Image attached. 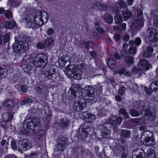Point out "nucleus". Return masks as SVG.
I'll return each instance as SVG.
<instances>
[{"label": "nucleus", "instance_id": "nucleus-13", "mask_svg": "<svg viewBox=\"0 0 158 158\" xmlns=\"http://www.w3.org/2000/svg\"><path fill=\"white\" fill-rule=\"evenodd\" d=\"M82 118L85 121L90 123L93 122L96 118L94 114L88 111H84L82 113Z\"/></svg>", "mask_w": 158, "mask_h": 158}, {"label": "nucleus", "instance_id": "nucleus-52", "mask_svg": "<svg viewBox=\"0 0 158 158\" xmlns=\"http://www.w3.org/2000/svg\"><path fill=\"white\" fill-rule=\"evenodd\" d=\"M141 71L140 69L134 66L132 69V72L134 73H138Z\"/></svg>", "mask_w": 158, "mask_h": 158}, {"label": "nucleus", "instance_id": "nucleus-17", "mask_svg": "<svg viewBox=\"0 0 158 158\" xmlns=\"http://www.w3.org/2000/svg\"><path fill=\"white\" fill-rule=\"evenodd\" d=\"M153 51L154 49L152 47L149 46H147L146 47V50L143 52V57L145 58L152 57Z\"/></svg>", "mask_w": 158, "mask_h": 158}, {"label": "nucleus", "instance_id": "nucleus-29", "mask_svg": "<svg viewBox=\"0 0 158 158\" xmlns=\"http://www.w3.org/2000/svg\"><path fill=\"white\" fill-rule=\"evenodd\" d=\"M69 123V120L67 118H62L60 121V125L63 128H66L68 127Z\"/></svg>", "mask_w": 158, "mask_h": 158}, {"label": "nucleus", "instance_id": "nucleus-40", "mask_svg": "<svg viewBox=\"0 0 158 158\" xmlns=\"http://www.w3.org/2000/svg\"><path fill=\"white\" fill-rule=\"evenodd\" d=\"M147 156L148 158H154V154L153 150L151 149H149L147 151Z\"/></svg>", "mask_w": 158, "mask_h": 158}, {"label": "nucleus", "instance_id": "nucleus-30", "mask_svg": "<svg viewBox=\"0 0 158 158\" xmlns=\"http://www.w3.org/2000/svg\"><path fill=\"white\" fill-rule=\"evenodd\" d=\"M151 88L154 91L158 93V81H153L151 85Z\"/></svg>", "mask_w": 158, "mask_h": 158}, {"label": "nucleus", "instance_id": "nucleus-2", "mask_svg": "<svg viewBox=\"0 0 158 158\" xmlns=\"http://www.w3.org/2000/svg\"><path fill=\"white\" fill-rule=\"evenodd\" d=\"M37 60L30 56L26 55L23 58L21 62L22 69L27 74L32 73L34 65L42 68H45V76L46 79H51V82L57 84L59 81V76L56 74V69L52 65H47L48 62V57L46 54L40 53L35 56Z\"/></svg>", "mask_w": 158, "mask_h": 158}, {"label": "nucleus", "instance_id": "nucleus-56", "mask_svg": "<svg viewBox=\"0 0 158 158\" xmlns=\"http://www.w3.org/2000/svg\"><path fill=\"white\" fill-rule=\"evenodd\" d=\"M15 77L14 79H12L11 81L14 84L16 83L17 82L19 81L18 77L16 75L14 76Z\"/></svg>", "mask_w": 158, "mask_h": 158}, {"label": "nucleus", "instance_id": "nucleus-55", "mask_svg": "<svg viewBox=\"0 0 158 158\" xmlns=\"http://www.w3.org/2000/svg\"><path fill=\"white\" fill-rule=\"evenodd\" d=\"M54 33V30L53 28L50 27L48 29L47 31V33L48 35H51Z\"/></svg>", "mask_w": 158, "mask_h": 158}, {"label": "nucleus", "instance_id": "nucleus-11", "mask_svg": "<svg viewBox=\"0 0 158 158\" xmlns=\"http://www.w3.org/2000/svg\"><path fill=\"white\" fill-rule=\"evenodd\" d=\"M148 132L150 133L149 131H146L145 132H144L141 135V137L140 138L141 142L143 143L145 142L146 143H148L150 142H151L152 143L155 141V139L154 138L153 135V134L152 133V135L151 137L148 136L146 135H147L146 133Z\"/></svg>", "mask_w": 158, "mask_h": 158}, {"label": "nucleus", "instance_id": "nucleus-59", "mask_svg": "<svg viewBox=\"0 0 158 158\" xmlns=\"http://www.w3.org/2000/svg\"><path fill=\"white\" fill-rule=\"evenodd\" d=\"M120 27L121 31L125 30L126 28V24L125 23H123Z\"/></svg>", "mask_w": 158, "mask_h": 158}, {"label": "nucleus", "instance_id": "nucleus-21", "mask_svg": "<svg viewBox=\"0 0 158 158\" xmlns=\"http://www.w3.org/2000/svg\"><path fill=\"white\" fill-rule=\"evenodd\" d=\"M10 39V36L8 33L3 35L0 34V45L4 44L9 42Z\"/></svg>", "mask_w": 158, "mask_h": 158}, {"label": "nucleus", "instance_id": "nucleus-49", "mask_svg": "<svg viewBox=\"0 0 158 158\" xmlns=\"http://www.w3.org/2000/svg\"><path fill=\"white\" fill-rule=\"evenodd\" d=\"M129 52L131 54H135L136 51V48L134 47H130L129 49L128 50Z\"/></svg>", "mask_w": 158, "mask_h": 158}, {"label": "nucleus", "instance_id": "nucleus-62", "mask_svg": "<svg viewBox=\"0 0 158 158\" xmlns=\"http://www.w3.org/2000/svg\"><path fill=\"white\" fill-rule=\"evenodd\" d=\"M125 71H126V70L122 68L121 69H119L118 71L119 73H120L121 75H122L123 74H124Z\"/></svg>", "mask_w": 158, "mask_h": 158}, {"label": "nucleus", "instance_id": "nucleus-1", "mask_svg": "<svg viewBox=\"0 0 158 158\" xmlns=\"http://www.w3.org/2000/svg\"><path fill=\"white\" fill-rule=\"evenodd\" d=\"M102 87L94 89L89 86L84 88L82 92L79 84H73L68 91V96L73 100L77 97L78 98L77 100L74 101L73 107L75 111L79 112L84 109L86 105V102H89L94 99L95 94L97 97L95 100L96 102L100 104H102V103L105 102V98L101 96L102 94Z\"/></svg>", "mask_w": 158, "mask_h": 158}, {"label": "nucleus", "instance_id": "nucleus-44", "mask_svg": "<svg viewBox=\"0 0 158 158\" xmlns=\"http://www.w3.org/2000/svg\"><path fill=\"white\" fill-rule=\"evenodd\" d=\"M113 17L111 15H107L105 18L106 22L109 23H111L113 21Z\"/></svg>", "mask_w": 158, "mask_h": 158}, {"label": "nucleus", "instance_id": "nucleus-8", "mask_svg": "<svg viewBox=\"0 0 158 158\" xmlns=\"http://www.w3.org/2000/svg\"><path fill=\"white\" fill-rule=\"evenodd\" d=\"M13 117V114L10 112H5L2 114V121L5 123L2 125L4 128L6 129L8 127L7 123L10 122L11 123Z\"/></svg>", "mask_w": 158, "mask_h": 158}, {"label": "nucleus", "instance_id": "nucleus-7", "mask_svg": "<svg viewBox=\"0 0 158 158\" xmlns=\"http://www.w3.org/2000/svg\"><path fill=\"white\" fill-rule=\"evenodd\" d=\"M66 73L69 77H73L77 80H80L81 79L82 72L77 68L74 67L71 68L67 67L66 68Z\"/></svg>", "mask_w": 158, "mask_h": 158}, {"label": "nucleus", "instance_id": "nucleus-64", "mask_svg": "<svg viewBox=\"0 0 158 158\" xmlns=\"http://www.w3.org/2000/svg\"><path fill=\"white\" fill-rule=\"evenodd\" d=\"M136 158H143L142 152H139V153L137 155Z\"/></svg>", "mask_w": 158, "mask_h": 158}, {"label": "nucleus", "instance_id": "nucleus-35", "mask_svg": "<svg viewBox=\"0 0 158 158\" xmlns=\"http://www.w3.org/2000/svg\"><path fill=\"white\" fill-rule=\"evenodd\" d=\"M54 43V40L52 38H47L46 39L44 43L46 48H48L50 45Z\"/></svg>", "mask_w": 158, "mask_h": 158}, {"label": "nucleus", "instance_id": "nucleus-46", "mask_svg": "<svg viewBox=\"0 0 158 158\" xmlns=\"http://www.w3.org/2000/svg\"><path fill=\"white\" fill-rule=\"evenodd\" d=\"M20 90L23 93H25L27 92L28 88L25 85H21L20 86Z\"/></svg>", "mask_w": 158, "mask_h": 158}, {"label": "nucleus", "instance_id": "nucleus-48", "mask_svg": "<svg viewBox=\"0 0 158 158\" xmlns=\"http://www.w3.org/2000/svg\"><path fill=\"white\" fill-rule=\"evenodd\" d=\"M134 41L135 45L136 46H139L141 43V40L139 37H138L136 38L135 39Z\"/></svg>", "mask_w": 158, "mask_h": 158}, {"label": "nucleus", "instance_id": "nucleus-36", "mask_svg": "<svg viewBox=\"0 0 158 158\" xmlns=\"http://www.w3.org/2000/svg\"><path fill=\"white\" fill-rule=\"evenodd\" d=\"M39 85L41 86V87L37 86L36 89L38 92L41 93L42 91V88H44L46 86V85L44 84V82L43 81H40Z\"/></svg>", "mask_w": 158, "mask_h": 158}, {"label": "nucleus", "instance_id": "nucleus-38", "mask_svg": "<svg viewBox=\"0 0 158 158\" xmlns=\"http://www.w3.org/2000/svg\"><path fill=\"white\" fill-rule=\"evenodd\" d=\"M144 112L145 116H148L149 117H152V112L150 109H145L144 110Z\"/></svg>", "mask_w": 158, "mask_h": 158}, {"label": "nucleus", "instance_id": "nucleus-4", "mask_svg": "<svg viewBox=\"0 0 158 158\" xmlns=\"http://www.w3.org/2000/svg\"><path fill=\"white\" fill-rule=\"evenodd\" d=\"M137 15L139 18L134 20L131 25V28L132 30H135L136 29H141L144 26V19L143 15L142 10L140 9L137 10Z\"/></svg>", "mask_w": 158, "mask_h": 158}, {"label": "nucleus", "instance_id": "nucleus-41", "mask_svg": "<svg viewBox=\"0 0 158 158\" xmlns=\"http://www.w3.org/2000/svg\"><path fill=\"white\" fill-rule=\"evenodd\" d=\"M130 113L133 117H137L139 115V112L134 109H131L130 110Z\"/></svg>", "mask_w": 158, "mask_h": 158}, {"label": "nucleus", "instance_id": "nucleus-3", "mask_svg": "<svg viewBox=\"0 0 158 158\" xmlns=\"http://www.w3.org/2000/svg\"><path fill=\"white\" fill-rule=\"evenodd\" d=\"M46 16L43 15L41 11L37 12L34 15L31 14H27L26 16V25L29 28H34L35 25L39 26H42L45 23L44 19H45L46 22L49 18V16L47 13H45Z\"/></svg>", "mask_w": 158, "mask_h": 158}, {"label": "nucleus", "instance_id": "nucleus-34", "mask_svg": "<svg viewBox=\"0 0 158 158\" xmlns=\"http://www.w3.org/2000/svg\"><path fill=\"white\" fill-rule=\"evenodd\" d=\"M33 100L29 98H26L21 101L20 104L22 105L30 104L33 102Z\"/></svg>", "mask_w": 158, "mask_h": 158}, {"label": "nucleus", "instance_id": "nucleus-18", "mask_svg": "<svg viewBox=\"0 0 158 158\" xmlns=\"http://www.w3.org/2000/svg\"><path fill=\"white\" fill-rule=\"evenodd\" d=\"M66 143V139L64 137L61 138L58 141L57 147L58 150L62 151L65 148Z\"/></svg>", "mask_w": 158, "mask_h": 158}, {"label": "nucleus", "instance_id": "nucleus-32", "mask_svg": "<svg viewBox=\"0 0 158 158\" xmlns=\"http://www.w3.org/2000/svg\"><path fill=\"white\" fill-rule=\"evenodd\" d=\"M95 28L96 30L101 35L103 34L105 31L103 28L100 27V24L98 23H94Z\"/></svg>", "mask_w": 158, "mask_h": 158}, {"label": "nucleus", "instance_id": "nucleus-47", "mask_svg": "<svg viewBox=\"0 0 158 158\" xmlns=\"http://www.w3.org/2000/svg\"><path fill=\"white\" fill-rule=\"evenodd\" d=\"M11 2L12 5L16 7L19 6L21 4V2L19 0H12Z\"/></svg>", "mask_w": 158, "mask_h": 158}, {"label": "nucleus", "instance_id": "nucleus-33", "mask_svg": "<svg viewBox=\"0 0 158 158\" xmlns=\"http://www.w3.org/2000/svg\"><path fill=\"white\" fill-rule=\"evenodd\" d=\"M114 19L116 24L118 25H121L123 22L122 16H115Z\"/></svg>", "mask_w": 158, "mask_h": 158}, {"label": "nucleus", "instance_id": "nucleus-58", "mask_svg": "<svg viewBox=\"0 0 158 158\" xmlns=\"http://www.w3.org/2000/svg\"><path fill=\"white\" fill-rule=\"evenodd\" d=\"M99 4L100 6H101L102 8L103 11H106L108 10V7L106 5L102 4L101 3H100Z\"/></svg>", "mask_w": 158, "mask_h": 158}, {"label": "nucleus", "instance_id": "nucleus-60", "mask_svg": "<svg viewBox=\"0 0 158 158\" xmlns=\"http://www.w3.org/2000/svg\"><path fill=\"white\" fill-rule=\"evenodd\" d=\"M114 39L117 41H119L121 39V36L118 34H116L114 36Z\"/></svg>", "mask_w": 158, "mask_h": 158}, {"label": "nucleus", "instance_id": "nucleus-5", "mask_svg": "<svg viewBox=\"0 0 158 158\" xmlns=\"http://www.w3.org/2000/svg\"><path fill=\"white\" fill-rule=\"evenodd\" d=\"M147 34L151 40L150 43L152 46H158V33L156 30L152 27H149L147 31Z\"/></svg>", "mask_w": 158, "mask_h": 158}, {"label": "nucleus", "instance_id": "nucleus-43", "mask_svg": "<svg viewBox=\"0 0 158 158\" xmlns=\"http://www.w3.org/2000/svg\"><path fill=\"white\" fill-rule=\"evenodd\" d=\"M126 90V88L124 86H122L120 87L118 89V94L121 96H123Z\"/></svg>", "mask_w": 158, "mask_h": 158}, {"label": "nucleus", "instance_id": "nucleus-12", "mask_svg": "<svg viewBox=\"0 0 158 158\" xmlns=\"http://www.w3.org/2000/svg\"><path fill=\"white\" fill-rule=\"evenodd\" d=\"M18 147L21 151H26L30 148L29 141L26 139L20 140L18 143Z\"/></svg>", "mask_w": 158, "mask_h": 158}, {"label": "nucleus", "instance_id": "nucleus-9", "mask_svg": "<svg viewBox=\"0 0 158 158\" xmlns=\"http://www.w3.org/2000/svg\"><path fill=\"white\" fill-rule=\"evenodd\" d=\"M122 120L123 119L121 117H116L115 116H114L112 118L110 119L109 121L114 131L116 132L118 131V126L120 124Z\"/></svg>", "mask_w": 158, "mask_h": 158}, {"label": "nucleus", "instance_id": "nucleus-50", "mask_svg": "<svg viewBox=\"0 0 158 158\" xmlns=\"http://www.w3.org/2000/svg\"><path fill=\"white\" fill-rule=\"evenodd\" d=\"M5 16L7 19H9L11 17V13L10 10H7L5 11L4 12Z\"/></svg>", "mask_w": 158, "mask_h": 158}, {"label": "nucleus", "instance_id": "nucleus-23", "mask_svg": "<svg viewBox=\"0 0 158 158\" xmlns=\"http://www.w3.org/2000/svg\"><path fill=\"white\" fill-rule=\"evenodd\" d=\"M119 135L121 138L125 139H128L130 136L131 133L130 131L127 129H121Z\"/></svg>", "mask_w": 158, "mask_h": 158}, {"label": "nucleus", "instance_id": "nucleus-42", "mask_svg": "<svg viewBox=\"0 0 158 158\" xmlns=\"http://www.w3.org/2000/svg\"><path fill=\"white\" fill-rule=\"evenodd\" d=\"M5 71L6 69L0 66V80L6 76L4 74Z\"/></svg>", "mask_w": 158, "mask_h": 158}, {"label": "nucleus", "instance_id": "nucleus-20", "mask_svg": "<svg viewBox=\"0 0 158 158\" xmlns=\"http://www.w3.org/2000/svg\"><path fill=\"white\" fill-rule=\"evenodd\" d=\"M101 131V134L102 136L106 139L109 138L110 136V131L108 128L105 126H103L100 129Z\"/></svg>", "mask_w": 158, "mask_h": 158}, {"label": "nucleus", "instance_id": "nucleus-28", "mask_svg": "<svg viewBox=\"0 0 158 158\" xmlns=\"http://www.w3.org/2000/svg\"><path fill=\"white\" fill-rule=\"evenodd\" d=\"M130 121L132 123L137 124L138 125H141L142 124L143 122V119L141 118H131Z\"/></svg>", "mask_w": 158, "mask_h": 158}, {"label": "nucleus", "instance_id": "nucleus-6", "mask_svg": "<svg viewBox=\"0 0 158 158\" xmlns=\"http://www.w3.org/2000/svg\"><path fill=\"white\" fill-rule=\"evenodd\" d=\"M92 130L91 127L81 125L77 131V138L81 140H85Z\"/></svg>", "mask_w": 158, "mask_h": 158}, {"label": "nucleus", "instance_id": "nucleus-24", "mask_svg": "<svg viewBox=\"0 0 158 158\" xmlns=\"http://www.w3.org/2000/svg\"><path fill=\"white\" fill-rule=\"evenodd\" d=\"M17 37H15V42L12 45V48L13 51L15 52L20 53V43L19 42H16V39H17Z\"/></svg>", "mask_w": 158, "mask_h": 158}, {"label": "nucleus", "instance_id": "nucleus-25", "mask_svg": "<svg viewBox=\"0 0 158 158\" xmlns=\"http://www.w3.org/2000/svg\"><path fill=\"white\" fill-rule=\"evenodd\" d=\"M15 104V103L14 101L10 99L5 100L3 103V105L7 108H13Z\"/></svg>", "mask_w": 158, "mask_h": 158}, {"label": "nucleus", "instance_id": "nucleus-10", "mask_svg": "<svg viewBox=\"0 0 158 158\" xmlns=\"http://www.w3.org/2000/svg\"><path fill=\"white\" fill-rule=\"evenodd\" d=\"M31 41V38L27 37H25L23 40L21 41V44H20V53L27 52L28 49L29 44Z\"/></svg>", "mask_w": 158, "mask_h": 158}, {"label": "nucleus", "instance_id": "nucleus-22", "mask_svg": "<svg viewBox=\"0 0 158 158\" xmlns=\"http://www.w3.org/2000/svg\"><path fill=\"white\" fill-rule=\"evenodd\" d=\"M124 61L126 64L129 67L132 66L134 64V59L133 57L127 56L124 58Z\"/></svg>", "mask_w": 158, "mask_h": 158}, {"label": "nucleus", "instance_id": "nucleus-16", "mask_svg": "<svg viewBox=\"0 0 158 158\" xmlns=\"http://www.w3.org/2000/svg\"><path fill=\"white\" fill-rule=\"evenodd\" d=\"M139 67L146 71L148 70L152 67L151 64L149 63L148 60L144 59H142L139 61Z\"/></svg>", "mask_w": 158, "mask_h": 158}, {"label": "nucleus", "instance_id": "nucleus-53", "mask_svg": "<svg viewBox=\"0 0 158 158\" xmlns=\"http://www.w3.org/2000/svg\"><path fill=\"white\" fill-rule=\"evenodd\" d=\"M91 56L94 59L96 58L97 56V53L94 51H91L89 52Z\"/></svg>", "mask_w": 158, "mask_h": 158}, {"label": "nucleus", "instance_id": "nucleus-27", "mask_svg": "<svg viewBox=\"0 0 158 158\" xmlns=\"http://www.w3.org/2000/svg\"><path fill=\"white\" fill-rule=\"evenodd\" d=\"M122 14L123 17L126 19H128L132 15L131 12L128 9H125L123 10L122 12Z\"/></svg>", "mask_w": 158, "mask_h": 158}, {"label": "nucleus", "instance_id": "nucleus-26", "mask_svg": "<svg viewBox=\"0 0 158 158\" xmlns=\"http://www.w3.org/2000/svg\"><path fill=\"white\" fill-rule=\"evenodd\" d=\"M118 112L123 116L124 119H128L130 118L129 113L127 112L125 108H120L118 111Z\"/></svg>", "mask_w": 158, "mask_h": 158}, {"label": "nucleus", "instance_id": "nucleus-39", "mask_svg": "<svg viewBox=\"0 0 158 158\" xmlns=\"http://www.w3.org/2000/svg\"><path fill=\"white\" fill-rule=\"evenodd\" d=\"M108 64L110 67L111 69H114L115 67L116 62L112 60L111 61L110 59H108Z\"/></svg>", "mask_w": 158, "mask_h": 158}, {"label": "nucleus", "instance_id": "nucleus-19", "mask_svg": "<svg viewBox=\"0 0 158 158\" xmlns=\"http://www.w3.org/2000/svg\"><path fill=\"white\" fill-rule=\"evenodd\" d=\"M79 43L81 48L82 46H83L87 51L89 50L90 48H92L91 46L93 44V42L92 41H86L81 40H79Z\"/></svg>", "mask_w": 158, "mask_h": 158}, {"label": "nucleus", "instance_id": "nucleus-14", "mask_svg": "<svg viewBox=\"0 0 158 158\" xmlns=\"http://www.w3.org/2000/svg\"><path fill=\"white\" fill-rule=\"evenodd\" d=\"M31 122L28 121H25L23 125V129L21 131V134L23 135H28L30 134L31 130H32L31 128Z\"/></svg>", "mask_w": 158, "mask_h": 158}, {"label": "nucleus", "instance_id": "nucleus-15", "mask_svg": "<svg viewBox=\"0 0 158 158\" xmlns=\"http://www.w3.org/2000/svg\"><path fill=\"white\" fill-rule=\"evenodd\" d=\"M52 114L50 111H49L48 113H46L45 116L43 117V119L44 121L43 123L44 126L46 129H48L49 127V124L51 122Z\"/></svg>", "mask_w": 158, "mask_h": 158}, {"label": "nucleus", "instance_id": "nucleus-54", "mask_svg": "<svg viewBox=\"0 0 158 158\" xmlns=\"http://www.w3.org/2000/svg\"><path fill=\"white\" fill-rule=\"evenodd\" d=\"M119 5L122 8H124L126 6V4L124 2L123 0H121L119 3Z\"/></svg>", "mask_w": 158, "mask_h": 158}, {"label": "nucleus", "instance_id": "nucleus-63", "mask_svg": "<svg viewBox=\"0 0 158 158\" xmlns=\"http://www.w3.org/2000/svg\"><path fill=\"white\" fill-rule=\"evenodd\" d=\"M61 61L62 64L64 65H65L67 62V61L65 60V58L64 57L61 58Z\"/></svg>", "mask_w": 158, "mask_h": 158}, {"label": "nucleus", "instance_id": "nucleus-57", "mask_svg": "<svg viewBox=\"0 0 158 158\" xmlns=\"http://www.w3.org/2000/svg\"><path fill=\"white\" fill-rule=\"evenodd\" d=\"M130 37L128 35H126L123 37V40L124 42H127L129 40Z\"/></svg>", "mask_w": 158, "mask_h": 158}, {"label": "nucleus", "instance_id": "nucleus-37", "mask_svg": "<svg viewBox=\"0 0 158 158\" xmlns=\"http://www.w3.org/2000/svg\"><path fill=\"white\" fill-rule=\"evenodd\" d=\"M36 48L37 49H43L46 48L44 43L38 42L36 44Z\"/></svg>", "mask_w": 158, "mask_h": 158}, {"label": "nucleus", "instance_id": "nucleus-45", "mask_svg": "<svg viewBox=\"0 0 158 158\" xmlns=\"http://www.w3.org/2000/svg\"><path fill=\"white\" fill-rule=\"evenodd\" d=\"M153 22L154 26L158 28V15H155L153 18Z\"/></svg>", "mask_w": 158, "mask_h": 158}, {"label": "nucleus", "instance_id": "nucleus-61", "mask_svg": "<svg viewBox=\"0 0 158 158\" xmlns=\"http://www.w3.org/2000/svg\"><path fill=\"white\" fill-rule=\"evenodd\" d=\"M115 99L116 101L118 102H120L121 101L122 98L119 95H117L115 96Z\"/></svg>", "mask_w": 158, "mask_h": 158}, {"label": "nucleus", "instance_id": "nucleus-51", "mask_svg": "<svg viewBox=\"0 0 158 158\" xmlns=\"http://www.w3.org/2000/svg\"><path fill=\"white\" fill-rule=\"evenodd\" d=\"M11 146L14 150H16L17 148L16 143L15 140H12L11 142Z\"/></svg>", "mask_w": 158, "mask_h": 158}, {"label": "nucleus", "instance_id": "nucleus-31", "mask_svg": "<svg viewBox=\"0 0 158 158\" xmlns=\"http://www.w3.org/2000/svg\"><path fill=\"white\" fill-rule=\"evenodd\" d=\"M16 25V23L14 21H7L5 25V27L6 28L11 29Z\"/></svg>", "mask_w": 158, "mask_h": 158}]
</instances>
